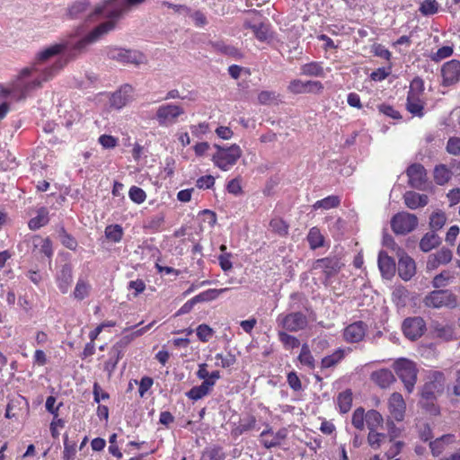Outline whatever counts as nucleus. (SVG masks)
<instances>
[{"label":"nucleus","instance_id":"obj_30","mask_svg":"<svg viewBox=\"0 0 460 460\" xmlns=\"http://www.w3.org/2000/svg\"><path fill=\"white\" fill-rule=\"evenodd\" d=\"M230 290L229 288L216 289L211 288L208 289L204 292L199 293V295L194 296V300L197 301V303L200 302H208L217 299L221 294Z\"/></svg>","mask_w":460,"mask_h":460},{"label":"nucleus","instance_id":"obj_17","mask_svg":"<svg viewBox=\"0 0 460 460\" xmlns=\"http://www.w3.org/2000/svg\"><path fill=\"white\" fill-rule=\"evenodd\" d=\"M388 408L391 417L394 420L402 421L403 420L406 405L401 394H392L388 401Z\"/></svg>","mask_w":460,"mask_h":460},{"label":"nucleus","instance_id":"obj_13","mask_svg":"<svg viewBox=\"0 0 460 460\" xmlns=\"http://www.w3.org/2000/svg\"><path fill=\"white\" fill-rule=\"evenodd\" d=\"M342 266L343 264L341 262V260L333 256L314 261L312 269L315 270H322V272L325 275L326 279H328L336 275L341 270Z\"/></svg>","mask_w":460,"mask_h":460},{"label":"nucleus","instance_id":"obj_12","mask_svg":"<svg viewBox=\"0 0 460 460\" xmlns=\"http://www.w3.org/2000/svg\"><path fill=\"white\" fill-rule=\"evenodd\" d=\"M288 431L286 428L279 429L274 432L270 425L260 434V443L267 449L280 446L288 437Z\"/></svg>","mask_w":460,"mask_h":460},{"label":"nucleus","instance_id":"obj_18","mask_svg":"<svg viewBox=\"0 0 460 460\" xmlns=\"http://www.w3.org/2000/svg\"><path fill=\"white\" fill-rule=\"evenodd\" d=\"M133 89L130 85L125 84L120 87L119 91L109 96L110 105L115 109H121L125 106L132 98ZM108 97V95H103Z\"/></svg>","mask_w":460,"mask_h":460},{"label":"nucleus","instance_id":"obj_52","mask_svg":"<svg viewBox=\"0 0 460 460\" xmlns=\"http://www.w3.org/2000/svg\"><path fill=\"white\" fill-rule=\"evenodd\" d=\"M128 196L129 199L137 204H142L146 199V194L144 190L137 186H132L129 189Z\"/></svg>","mask_w":460,"mask_h":460},{"label":"nucleus","instance_id":"obj_45","mask_svg":"<svg viewBox=\"0 0 460 460\" xmlns=\"http://www.w3.org/2000/svg\"><path fill=\"white\" fill-rule=\"evenodd\" d=\"M365 422H366L365 410L361 407L357 408L352 414V419H351L352 425L357 429L363 430L365 428Z\"/></svg>","mask_w":460,"mask_h":460},{"label":"nucleus","instance_id":"obj_55","mask_svg":"<svg viewBox=\"0 0 460 460\" xmlns=\"http://www.w3.org/2000/svg\"><path fill=\"white\" fill-rule=\"evenodd\" d=\"M385 424L387 429V438L389 439V442H394L397 438L400 437L401 429L396 427L392 419H387Z\"/></svg>","mask_w":460,"mask_h":460},{"label":"nucleus","instance_id":"obj_32","mask_svg":"<svg viewBox=\"0 0 460 460\" xmlns=\"http://www.w3.org/2000/svg\"><path fill=\"white\" fill-rule=\"evenodd\" d=\"M447 222V216L442 210L434 211L429 217V227L431 231H438L443 228Z\"/></svg>","mask_w":460,"mask_h":460},{"label":"nucleus","instance_id":"obj_51","mask_svg":"<svg viewBox=\"0 0 460 460\" xmlns=\"http://www.w3.org/2000/svg\"><path fill=\"white\" fill-rule=\"evenodd\" d=\"M199 340L202 342L208 341L213 334L214 331L208 324H199L196 330Z\"/></svg>","mask_w":460,"mask_h":460},{"label":"nucleus","instance_id":"obj_19","mask_svg":"<svg viewBox=\"0 0 460 460\" xmlns=\"http://www.w3.org/2000/svg\"><path fill=\"white\" fill-rule=\"evenodd\" d=\"M56 282L59 290L66 294L67 293L73 282V270L72 266L68 263L64 264L56 274Z\"/></svg>","mask_w":460,"mask_h":460},{"label":"nucleus","instance_id":"obj_61","mask_svg":"<svg viewBox=\"0 0 460 460\" xmlns=\"http://www.w3.org/2000/svg\"><path fill=\"white\" fill-rule=\"evenodd\" d=\"M215 184V178L212 175L199 177L196 181V186L201 190L210 189Z\"/></svg>","mask_w":460,"mask_h":460},{"label":"nucleus","instance_id":"obj_23","mask_svg":"<svg viewBox=\"0 0 460 460\" xmlns=\"http://www.w3.org/2000/svg\"><path fill=\"white\" fill-rule=\"evenodd\" d=\"M370 378L381 388H387L395 381L393 372L387 368L374 371Z\"/></svg>","mask_w":460,"mask_h":460},{"label":"nucleus","instance_id":"obj_46","mask_svg":"<svg viewBox=\"0 0 460 460\" xmlns=\"http://www.w3.org/2000/svg\"><path fill=\"white\" fill-rule=\"evenodd\" d=\"M109 359L104 364V370L108 372L109 376H111L118 365V362L123 357V354L119 353V355H116L113 352V348L111 347L109 351Z\"/></svg>","mask_w":460,"mask_h":460},{"label":"nucleus","instance_id":"obj_7","mask_svg":"<svg viewBox=\"0 0 460 460\" xmlns=\"http://www.w3.org/2000/svg\"><path fill=\"white\" fill-rule=\"evenodd\" d=\"M217 151L213 155V160L217 166L222 170H228V168L234 164L241 155L239 146H217Z\"/></svg>","mask_w":460,"mask_h":460},{"label":"nucleus","instance_id":"obj_42","mask_svg":"<svg viewBox=\"0 0 460 460\" xmlns=\"http://www.w3.org/2000/svg\"><path fill=\"white\" fill-rule=\"evenodd\" d=\"M453 274L448 270H443L441 273L436 275L432 280V286L435 288H445L448 285L450 280L453 279Z\"/></svg>","mask_w":460,"mask_h":460},{"label":"nucleus","instance_id":"obj_36","mask_svg":"<svg viewBox=\"0 0 460 460\" xmlns=\"http://www.w3.org/2000/svg\"><path fill=\"white\" fill-rule=\"evenodd\" d=\"M337 403L341 412H348L352 405V393L350 390H346L341 393L337 398Z\"/></svg>","mask_w":460,"mask_h":460},{"label":"nucleus","instance_id":"obj_15","mask_svg":"<svg viewBox=\"0 0 460 460\" xmlns=\"http://www.w3.org/2000/svg\"><path fill=\"white\" fill-rule=\"evenodd\" d=\"M406 173L411 187L417 190L424 189L427 181V172L423 165L420 164H413L408 167Z\"/></svg>","mask_w":460,"mask_h":460},{"label":"nucleus","instance_id":"obj_35","mask_svg":"<svg viewBox=\"0 0 460 460\" xmlns=\"http://www.w3.org/2000/svg\"><path fill=\"white\" fill-rule=\"evenodd\" d=\"M310 248L315 250L323 245L324 238L317 227H312L307 234Z\"/></svg>","mask_w":460,"mask_h":460},{"label":"nucleus","instance_id":"obj_29","mask_svg":"<svg viewBox=\"0 0 460 460\" xmlns=\"http://www.w3.org/2000/svg\"><path fill=\"white\" fill-rule=\"evenodd\" d=\"M49 211L46 208H40L38 212L37 216L32 217L29 221V227L31 230H37L40 228L41 226H44L49 223Z\"/></svg>","mask_w":460,"mask_h":460},{"label":"nucleus","instance_id":"obj_22","mask_svg":"<svg viewBox=\"0 0 460 460\" xmlns=\"http://www.w3.org/2000/svg\"><path fill=\"white\" fill-rule=\"evenodd\" d=\"M378 268L385 279H391L396 270L394 260L388 256L385 252L381 251L378 254Z\"/></svg>","mask_w":460,"mask_h":460},{"label":"nucleus","instance_id":"obj_8","mask_svg":"<svg viewBox=\"0 0 460 460\" xmlns=\"http://www.w3.org/2000/svg\"><path fill=\"white\" fill-rule=\"evenodd\" d=\"M418 226V218L408 212H400L391 219V227L396 234H407L412 232Z\"/></svg>","mask_w":460,"mask_h":460},{"label":"nucleus","instance_id":"obj_63","mask_svg":"<svg viewBox=\"0 0 460 460\" xmlns=\"http://www.w3.org/2000/svg\"><path fill=\"white\" fill-rule=\"evenodd\" d=\"M206 395H208L207 391H204L200 385L194 386L186 393V396L193 401H198Z\"/></svg>","mask_w":460,"mask_h":460},{"label":"nucleus","instance_id":"obj_47","mask_svg":"<svg viewBox=\"0 0 460 460\" xmlns=\"http://www.w3.org/2000/svg\"><path fill=\"white\" fill-rule=\"evenodd\" d=\"M454 53L453 46H444L439 48L435 53L430 55V58L434 62H439L445 58L451 57Z\"/></svg>","mask_w":460,"mask_h":460},{"label":"nucleus","instance_id":"obj_31","mask_svg":"<svg viewBox=\"0 0 460 460\" xmlns=\"http://www.w3.org/2000/svg\"><path fill=\"white\" fill-rule=\"evenodd\" d=\"M278 338L286 349H292L300 345V341L296 337L288 334L287 331L282 329L278 331Z\"/></svg>","mask_w":460,"mask_h":460},{"label":"nucleus","instance_id":"obj_43","mask_svg":"<svg viewBox=\"0 0 460 460\" xmlns=\"http://www.w3.org/2000/svg\"><path fill=\"white\" fill-rule=\"evenodd\" d=\"M344 357L342 349H337L332 355L326 356L322 359V367L329 368L339 363Z\"/></svg>","mask_w":460,"mask_h":460},{"label":"nucleus","instance_id":"obj_48","mask_svg":"<svg viewBox=\"0 0 460 460\" xmlns=\"http://www.w3.org/2000/svg\"><path fill=\"white\" fill-rule=\"evenodd\" d=\"M225 454L220 447L207 448L201 456L200 460H224Z\"/></svg>","mask_w":460,"mask_h":460},{"label":"nucleus","instance_id":"obj_21","mask_svg":"<svg viewBox=\"0 0 460 460\" xmlns=\"http://www.w3.org/2000/svg\"><path fill=\"white\" fill-rule=\"evenodd\" d=\"M453 257L452 251L448 248H441L436 253H432L429 256L427 261V269L433 270L439 265L447 264L451 261Z\"/></svg>","mask_w":460,"mask_h":460},{"label":"nucleus","instance_id":"obj_33","mask_svg":"<svg viewBox=\"0 0 460 460\" xmlns=\"http://www.w3.org/2000/svg\"><path fill=\"white\" fill-rule=\"evenodd\" d=\"M91 289V285L87 281L80 279L76 282L75 290L73 292V296L76 300H84L90 295Z\"/></svg>","mask_w":460,"mask_h":460},{"label":"nucleus","instance_id":"obj_44","mask_svg":"<svg viewBox=\"0 0 460 460\" xmlns=\"http://www.w3.org/2000/svg\"><path fill=\"white\" fill-rule=\"evenodd\" d=\"M298 360L301 364L307 366L310 368L314 367V358L311 354L308 345L305 343L302 345Z\"/></svg>","mask_w":460,"mask_h":460},{"label":"nucleus","instance_id":"obj_57","mask_svg":"<svg viewBox=\"0 0 460 460\" xmlns=\"http://www.w3.org/2000/svg\"><path fill=\"white\" fill-rule=\"evenodd\" d=\"M59 237L63 245L70 250H75L77 242L73 236L67 234L63 227L59 230Z\"/></svg>","mask_w":460,"mask_h":460},{"label":"nucleus","instance_id":"obj_54","mask_svg":"<svg viewBox=\"0 0 460 460\" xmlns=\"http://www.w3.org/2000/svg\"><path fill=\"white\" fill-rule=\"evenodd\" d=\"M438 4L436 0H425L420 7V12L424 15H431L438 12Z\"/></svg>","mask_w":460,"mask_h":460},{"label":"nucleus","instance_id":"obj_2","mask_svg":"<svg viewBox=\"0 0 460 460\" xmlns=\"http://www.w3.org/2000/svg\"><path fill=\"white\" fill-rule=\"evenodd\" d=\"M145 1L146 0H106L103 2L102 8L106 10L107 18L110 19L109 21L95 27L87 35L75 40V38L80 37L84 31L82 27H79L76 29L74 35H71L67 40H64L63 41H70L68 49L75 52H81L89 45L97 42L104 35L112 31L115 27V21L123 13Z\"/></svg>","mask_w":460,"mask_h":460},{"label":"nucleus","instance_id":"obj_41","mask_svg":"<svg viewBox=\"0 0 460 460\" xmlns=\"http://www.w3.org/2000/svg\"><path fill=\"white\" fill-rule=\"evenodd\" d=\"M339 205H340L339 197L332 195V196H328L323 199L317 200L314 204L313 207L314 209H318V208L330 209L332 208H336Z\"/></svg>","mask_w":460,"mask_h":460},{"label":"nucleus","instance_id":"obj_49","mask_svg":"<svg viewBox=\"0 0 460 460\" xmlns=\"http://www.w3.org/2000/svg\"><path fill=\"white\" fill-rule=\"evenodd\" d=\"M75 454H76L75 442L69 443L67 435H65L63 460H74Z\"/></svg>","mask_w":460,"mask_h":460},{"label":"nucleus","instance_id":"obj_25","mask_svg":"<svg viewBox=\"0 0 460 460\" xmlns=\"http://www.w3.org/2000/svg\"><path fill=\"white\" fill-rule=\"evenodd\" d=\"M424 102L420 96H417L413 93H408L407 110L414 116H423Z\"/></svg>","mask_w":460,"mask_h":460},{"label":"nucleus","instance_id":"obj_6","mask_svg":"<svg viewBox=\"0 0 460 460\" xmlns=\"http://www.w3.org/2000/svg\"><path fill=\"white\" fill-rule=\"evenodd\" d=\"M423 302L431 308H455L457 305V296L448 289H438L429 293Z\"/></svg>","mask_w":460,"mask_h":460},{"label":"nucleus","instance_id":"obj_62","mask_svg":"<svg viewBox=\"0 0 460 460\" xmlns=\"http://www.w3.org/2000/svg\"><path fill=\"white\" fill-rule=\"evenodd\" d=\"M391 443H392V445H391L390 448L385 452V456L388 459H393L397 455H399L404 446V443L402 441H395L394 440V442H391Z\"/></svg>","mask_w":460,"mask_h":460},{"label":"nucleus","instance_id":"obj_38","mask_svg":"<svg viewBox=\"0 0 460 460\" xmlns=\"http://www.w3.org/2000/svg\"><path fill=\"white\" fill-rule=\"evenodd\" d=\"M451 177L450 171L443 164L437 165L434 169V180L437 184L444 185Z\"/></svg>","mask_w":460,"mask_h":460},{"label":"nucleus","instance_id":"obj_14","mask_svg":"<svg viewBox=\"0 0 460 460\" xmlns=\"http://www.w3.org/2000/svg\"><path fill=\"white\" fill-rule=\"evenodd\" d=\"M426 330V323L424 320L420 317H409L403 321L402 331L407 338L410 340H416L420 338Z\"/></svg>","mask_w":460,"mask_h":460},{"label":"nucleus","instance_id":"obj_4","mask_svg":"<svg viewBox=\"0 0 460 460\" xmlns=\"http://www.w3.org/2000/svg\"><path fill=\"white\" fill-rule=\"evenodd\" d=\"M103 3L97 5L94 9H90L86 0H81L72 4L68 10V14L73 19L84 18L89 22H95L102 17L107 18L106 10Z\"/></svg>","mask_w":460,"mask_h":460},{"label":"nucleus","instance_id":"obj_16","mask_svg":"<svg viewBox=\"0 0 460 460\" xmlns=\"http://www.w3.org/2000/svg\"><path fill=\"white\" fill-rule=\"evenodd\" d=\"M367 330V326L364 322H355L344 329L343 338L347 342H359L364 339Z\"/></svg>","mask_w":460,"mask_h":460},{"label":"nucleus","instance_id":"obj_10","mask_svg":"<svg viewBox=\"0 0 460 460\" xmlns=\"http://www.w3.org/2000/svg\"><path fill=\"white\" fill-rule=\"evenodd\" d=\"M442 85L448 87L457 84L460 82V61L451 59L445 62L440 69Z\"/></svg>","mask_w":460,"mask_h":460},{"label":"nucleus","instance_id":"obj_40","mask_svg":"<svg viewBox=\"0 0 460 460\" xmlns=\"http://www.w3.org/2000/svg\"><path fill=\"white\" fill-rule=\"evenodd\" d=\"M301 73L310 76H323L324 72L323 66L316 62H312L302 66Z\"/></svg>","mask_w":460,"mask_h":460},{"label":"nucleus","instance_id":"obj_50","mask_svg":"<svg viewBox=\"0 0 460 460\" xmlns=\"http://www.w3.org/2000/svg\"><path fill=\"white\" fill-rule=\"evenodd\" d=\"M215 358L217 360L216 366L221 367L224 368L233 366L236 361L235 356L231 353H229L226 356H224L221 353H217L216 355Z\"/></svg>","mask_w":460,"mask_h":460},{"label":"nucleus","instance_id":"obj_39","mask_svg":"<svg viewBox=\"0 0 460 460\" xmlns=\"http://www.w3.org/2000/svg\"><path fill=\"white\" fill-rule=\"evenodd\" d=\"M105 236L110 241L119 243L123 236V228L120 225H110L105 228Z\"/></svg>","mask_w":460,"mask_h":460},{"label":"nucleus","instance_id":"obj_11","mask_svg":"<svg viewBox=\"0 0 460 460\" xmlns=\"http://www.w3.org/2000/svg\"><path fill=\"white\" fill-rule=\"evenodd\" d=\"M184 113V110L173 104L161 105L156 111V119L162 126H171L176 123L179 116Z\"/></svg>","mask_w":460,"mask_h":460},{"label":"nucleus","instance_id":"obj_24","mask_svg":"<svg viewBox=\"0 0 460 460\" xmlns=\"http://www.w3.org/2000/svg\"><path fill=\"white\" fill-rule=\"evenodd\" d=\"M404 203L410 209L423 208L429 203V198L425 194L414 191H406L403 195Z\"/></svg>","mask_w":460,"mask_h":460},{"label":"nucleus","instance_id":"obj_9","mask_svg":"<svg viewBox=\"0 0 460 460\" xmlns=\"http://www.w3.org/2000/svg\"><path fill=\"white\" fill-rule=\"evenodd\" d=\"M107 55L110 58L125 64L140 65L146 62L145 55L137 50L111 48Z\"/></svg>","mask_w":460,"mask_h":460},{"label":"nucleus","instance_id":"obj_20","mask_svg":"<svg viewBox=\"0 0 460 460\" xmlns=\"http://www.w3.org/2000/svg\"><path fill=\"white\" fill-rule=\"evenodd\" d=\"M399 256L398 274L403 280H409L416 272L415 262L404 252H402Z\"/></svg>","mask_w":460,"mask_h":460},{"label":"nucleus","instance_id":"obj_27","mask_svg":"<svg viewBox=\"0 0 460 460\" xmlns=\"http://www.w3.org/2000/svg\"><path fill=\"white\" fill-rule=\"evenodd\" d=\"M256 418L253 415H247L240 419L238 425L233 432L235 436H239L244 432L252 430L256 427Z\"/></svg>","mask_w":460,"mask_h":460},{"label":"nucleus","instance_id":"obj_28","mask_svg":"<svg viewBox=\"0 0 460 460\" xmlns=\"http://www.w3.org/2000/svg\"><path fill=\"white\" fill-rule=\"evenodd\" d=\"M384 422L383 416L376 410H370L366 412V425L369 431H376L382 427Z\"/></svg>","mask_w":460,"mask_h":460},{"label":"nucleus","instance_id":"obj_5","mask_svg":"<svg viewBox=\"0 0 460 460\" xmlns=\"http://www.w3.org/2000/svg\"><path fill=\"white\" fill-rule=\"evenodd\" d=\"M278 327L290 332L303 331L308 325L307 316L302 312L280 314L276 319Z\"/></svg>","mask_w":460,"mask_h":460},{"label":"nucleus","instance_id":"obj_37","mask_svg":"<svg viewBox=\"0 0 460 460\" xmlns=\"http://www.w3.org/2000/svg\"><path fill=\"white\" fill-rule=\"evenodd\" d=\"M279 101V94L274 91H261L258 94V102L262 105H276Z\"/></svg>","mask_w":460,"mask_h":460},{"label":"nucleus","instance_id":"obj_60","mask_svg":"<svg viewBox=\"0 0 460 460\" xmlns=\"http://www.w3.org/2000/svg\"><path fill=\"white\" fill-rule=\"evenodd\" d=\"M288 91L292 93H306L305 90V81H302L300 79H295L290 82L288 87Z\"/></svg>","mask_w":460,"mask_h":460},{"label":"nucleus","instance_id":"obj_56","mask_svg":"<svg viewBox=\"0 0 460 460\" xmlns=\"http://www.w3.org/2000/svg\"><path fill=\"white\" fill-rule=\"evenodd\" d=\"M378 111L380 113L384 114L386 117H389L395 120H400L402 116L398 111H396L393 106L388 104H380L378 106Z\"/></svg>","mask_w":460,"mask_h":460},{"label":"nucleus","instance_id":"obj_53","mask_svg":"<svg viewBox=\"0 0 460 460\" xmlns=\"http://www.w3.org/2000/svg\"><path fill=\"white\" fill-rule=\"evenodd\" d=\"M270 226L279 235H286L288 231V226L281 218H273L270 223Z\"/></svg>","mask_w":460,"mask_h":460},{"label":"nucleus","instance_id":"obj_64","mask_svg":"<svg viewBox=\"0 0 460 460\" xmlns=\"http://www.w3.org/2000/svg\"><path fill=\"white\" fill-rule=\"evenodd\" d=\"M209 132L208 124L200 123L196 126L191 127L192 135L196 136L198 138L202 139L203 136Z\"/></svg>","mask_w":460,"mask_h":460},{"label":"nucleus","instance_id":"obj_58","mask_svg":"<svg viewBox=\"0 0 460 460\" xmlns=\"http://www.w3.org/2000/svg\"><path fill=\"white\" fill-rule=\"evenodd\" d=\"M133 337L131 334H128L123 336L119 341H117L113 346V352L116 355H119V353H123L124 349L133 341Z\"/></svg>","mask_w":460,"mask_h":460},{"label":"nucleus","instance_id":"obj_34","mask_svg":"<svg viewBox=\"0 0 460 460\" xmlns=\"http://www.w3.org/2000/svg\"><path fill=\"white\" fill-rule=\"evenodd\" d=\"M386 438L387 436L385 433L378 432L377 430H376L368 431L367 440L368 446L372 449L377 450L382 447L383 443L386 440Z\"/></svg>","mask_w":460,"mask_h":460},{"label":"nucleus","instance_id":"obj_3","mask_svg":"<svg viewBox=\"0 0 460 460\" xmlns=\"http://www.w3.org/2000/svg\"><path fill=\"white\" fill-rule=\"evenodd\" d=\"M394 369L404 385L408 393H411L417 381L418 369L411 360L399 358L394 363Z\"/></svg>","mask_w":460,"mask_h":460},{"label":"nucleus","instance_id":"obj_59","mask_svg":"<svg viewBox=\"0 0 460 460\" xmlns=\"http://www.w3.org/2000/svg\"><path fill=\"white\" fill-rule=\"evenodd\" d=\"M252 30L255 35V37L261 40V41H265L269 39V29L266 25L264 24H260V25H253L252 26Z\"/></svg>","mask_w":460,"mask_h":460},{"label":"nucleus","instance_id":"obj_26","mask_svg":"<svg viewBox=\"0 0 460 460\" xmlns=\"http://www.w3.org/2000/svg\"><path fill=\"white\" fill-rule=\"evenodd\" d=\"M441 243L440 237L434 231L426 233L420 242V249L428 252Z\"/></svg>","mask_w":460,"mask_h":460},{"label":"nucleus","instance_id":"obj_1","mask_svg":"<svg viewBox=\"0 0 460 460\" xmlns=\"http://www.w3.org/2000/svg\"><path fill=\"white\" fill-rule=\"evenodd\" d=\"M70 41H60L40 50L34 61L23 67L9 88L0 84V97L10 96L16 101L24 100L31 92L53 79L68 63L65 52Z\"/></svg>","mask_w":460,"mask_h":460}]
</instances>
